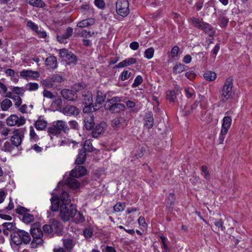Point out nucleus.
<instances>
[{
	"mask_svg": "<svg viewBox=\"0 0 252 252\" xmlns=\"http://www.w3.org/2000/svg\"><path fill=\"white\" fill-rule=\"evenodd\" d=\"M10 237L12 242L16 246L23 244L27 245L31 240V236L28 232L19 229L11 232Z\"/></svg>",
	"mask_w": 252,
	"mask_h": 252,
	"instance_id": "f257e3e1",
	"label": "nucleus"
},
{
	"mask_svg": "<svg viewBox=\"0 0 252 252\" xmlns=\"http://www.w3.org/2000/svg\"><path fill=\"white\" fill-rule=\"evenodd\" d=\"M60 215L61 219L63 221H67L73 217H75L76 212H77L75 206L72 204L68 205H64V204L61 205L60 209Z\"/></svg>",
	"mask_w": 252,
	"mask_h": 252,
	"instance_id": "f03ea898",
	"label": "nucleus"
},
{
	"mask_svg": "<svg viewBox=\"0 0 252 252\" xmlns=\"http://www.w3.org/2000/svg\"><path fill=\"white\" fill-rule=\"evenodd\" d=\"M31 234L33 238L31 243V248H35L40 245H42L43 243L42 239L43 233L42 230L39 228H31Z\"/></svg>",
	"mask_w": 252,
	"mask_h": 252,
	"instance_id": "7ed1b4c3",
	"label": "nucleus"
},
{
	"mask_svg": "<svg viewBox=\"0 0 252 252\" xmlns=\"http://www.w3.org/2000/svg\"><path fill=\"white\" fill-rule=\"evenodd\" d=\"M232 120L230 117H224L222 120L221 128L219 136V140L220 144L222 143L225 135L227 134L231 124Z\"/></svg>",
	"mask_w": 252,
	"mask_h": 252,
	"instance_id": "20e7f679",
	"label": "nucleus"
},
{
	"mask_svg": "<svg viewBox=\"0 0 252 252\" xmlns=\"http://www.w3.org/2000/svg\"><path fill=\"white\" fill-rule=\"evenodd\" d=\"M127 0H118L116 3L117 13L123 17L126 16L129 13Z\"/></svg>",
	"mask_w": 252,
	"mask_h": 252,
	"instance_id": "39448f33",
	"label": "nucleus"
},
{
	"mask_svg": "<svg viewBox=\"0 0 252 252\" xmlns=\"http://www.w3.org/2000/svg\"><path fill=\"white\" fill-rule=\"evenodd\" d=\"M232 79L231 78H227L223 86L221 91V96L225 99L231 98L232 97Z\"/></svg>",
	"mask_w": 252,
	"mask_h": 252,
	"instance_id": "423d86ee",
	"label": "nucleus"
},
{
	"mask_svg": "<svg viewBox=\"0 0 252 252\" xmlns=\"http://www.w3.org/2000/svg\"><path fill=\"white\" fill-rule=\"evenodd\" d=\"M60 57L65 61H67L69 64H75L77 61V58L76 55L73 53L69 51L66 49H62L60 51Z\"/></svg>",
	"mask_w": 252,
	"mask_h": 252,
	"instance_id": "0eeeda50",
	"label": "nucleus"
},
{
	"mask_svg": "<svg viewBox=\"0 0 252 252\" xmlns=\"http://www.w3.org/2000/svg\"><path fill=\"white\" fill-rule=\"evenodd\" d=\"M26 120L24 117L19 118L16 115H11L6 119V124L9 126H20L24 125Z\"/></svg>",
	"mask_w": 252,
	"mask_h": 252,
	"instance_id": "6e6552de",
	"label": "nucleus"
},
{
	"mask_svg": "<svg viewBox=\"0 0 252 252\" xmlns=\"http://www.w3.org/2000/svg\"><path fill=\"white\" fill-rule=\"evenodd\" d=\"M13 135L11 138L12 145L15 147L19 146L24 137V130L21 128L15 129L13 131Z\"/></svg>",
	"mask_w": 252,
	"mask_h": 252,
	"instance_id": "1a4fd4ad",
	"label": "nucleus"
},
{
	"mask_svg": "<svg viewBox=\"0 0 252 252\" xmlns=\"http://www.w3.org/2000/svg\"><path fill=\"white\" fill-rule=\"evenodd\" d=\"M106 109L108 110L112 113H118L123 111L126 109V106L122 103H106L105 105Z\"/></svg>",
	"mask_w": 252,
	"mask_h": 252,
	"instance_id": "9d476101",
	"label": "nucleus"
},
{
	"mask_svg": "<svg viewBox=\"0 0 252 252\" xmlns=\"http://www.w3.org/2000/svg\"><path fill=\"white\" fill-rule=\"evenodd\" d=\"M20 76L26 80H28L29 79H36L40 76V74L38 71L26 69L20 71Z\"/></svg>",
	"mask_w": 252,
	"mask_h": 252,
	"instance_id": "9b49d317",
	"label": "nucleus"
},
{
	"mask_svg": "<svg viewBox=\"0 0 252 252\" xmlns=\"http://www.w3.org/2000/svg\"><path fill=\"white\" fill-rule=\"evenodd\" d=\"M62 96L69 101H75L77 99V94L73 91L69 89H63L61 92Z\"/></svg>",
	"mask_w": 252,
	"mask_h": 252,
	"instance_id": "f8f14e48",
	"label": "nucleus"
},
{
	"mask_svg": "<svg viewBox=\"0 0 252 252\" xmlns=\"http://www.w3.org/2000/svg\"><path fill=\"white\" fill-rule=\"evenodd\" d=\"M61 112L67 116H75L79 114V109L75 106L66 105L63 108Z\"/></svg>",
	"mask_w": 252,
	"mask_h": 252,
	"instance_id": "ddd939ff",
	"label": "nucleus"
},
{
	"mask_svg": "<svg viewBox=\"0 0 252 252\" xmlns=\"http://www.w3.org/2000/svg\"><path fill=\"white\" fill-rule=\"evenodd\" d=\"M87 170L86 168L83 166H76L73 169L71 170L70 176L75 178H79L86 174Z\"/></svg>",
	"mask_w": 252,
	"mask_h": 252,
	"instance_id": "4468645a",
	"label": "nucleus"
},
{
	"mask_svg": "<svg viewBox=\"0 0 252 252\" xmlns=\"http://www.w3.org/2000/svg\"><path fill=\"white\" fill-rule=\"evenodd\" d=\"M154 119L152 112L146 113L144 117V125L148 129L151 128L154 126Z\"/></svg>",
	"mask_w": 252,
	"mask_h": 252,
	"instance_id": "2eb2a0df",
	"label": "nucleus"
},
{
	"mask_svg": "<svg viewBox=\"0 0 252 252\" xmlns=\"http://www.w3.org/2000/svg\"><path fill=\"white\" fill-rule=\"evenodd\" d=\"M84 127L87 130H92L94 126V116L92 114H88L84 119Z\"/></svg>",
	"mask_w": 252,
	"mask_h": 252,
	"instance_id": "dca6fc26",
	"label": "nucleus"
},
{
	"mask_svg": "<svg viewBox=\"0 0 252 252\" xmlns=\"http://www.w3.org/2000/svg\"><path fill=\"white\" fill-rule=\"evenodd\" d=\"M106 125L105 123H100L96 125L92 132V134L93 137L97 138L101 134L103 133Z\"/></svg>",
	"mask_w": 252,
	"mask_h": 252,
	"instance_id": "f3484780",
	"label": "nucleus"
},
{
	"mask_svg": "<svg viewBox=\"0 0 252 252\" xmlns=\"http://www.w3.org/2000/svg\"><path fill=\"white\" fill-rule=\"evenodd\" d=\"M45 62L48 69H55L57 68L58 62L56 57L50 56L46 59Z\"/></svg>",
	"mask_w": 252,
	"mask_h": 252,
	"instance_id": "a211bd4d",
	"label": "nucleus"
},
{
	"mask_svg": "<svg viewBox=\"0 0 252 252\" xmlns=\"http://www.w3.org/2000/svg\"><path fill=\"white\" fill-rule=\"evenodd\" d=\"M51 227L53 229V233L57 234L58 235H62L63 226L62 223L55 220L51 221Z\"/></svg>",
	"mask_w": 252,
	"mask_h": 252,
	"instance_id": "6ab92c4d",
	"label": "nucleus"
},
{
	"mask_svg": "<svg viewBox=\"0 0 252 252\" xmlns=\"http://www.w3.org/2000/svg\"><path fill=\"white\" fill-rule=\"evenodd\" d=\"M136 59L134 58H130L125 59L122 62L117 64L115 68H122L126 66L130 65L131 64L136 63Z\"/></svg>",
	"mask_w": 252,
	"mask_h": 252,
	"instance_id": "aec40b11",
	"label": "nucleus"
},
{
	"mask_svg": "<svg viewBox=\"0 0 252 252\" xmlns=\"http://www.w3.org/2000/svg\"><path fill=\"white\" fill-rule=\"evenodd\" d=\"M51 206V210L53 212H57L60 209L61 203L59 200V198L57 196H53L50 199Z\"/></svg>",
	"mask_w": 252,
	"mask_h": 252,
	"instance_id": "412c9836",
	"label": "nucleus"
},
{
	"mask_svg": "<svg viewBox=\"0 0 252 252\" xmlns=\"http://www.w3.org/2000/svg\"><path fill=\"white\" fill-rule=\"evenodd\" d=\"M76 178L70 176V177L68 178L65 180V183L68 185L70 188L77 189L79 188L80 186L79 182L76 180Z\"/></svg>",
	"mask_w": 252,
	"mask_h": 252,
	"instance_id": "4be33fe9",
	"label": "nucleus"
},
{
	"mask_svg": "<svg viewBox=\"0 0 252 252\" xmlns=\"http://www.w3.org/2000/svg\"><path fill=\"white\" fill-rule=\"evenodd\" d=\"M201 30H203L204 32L208 34L210 36H213L215 33L214 28L210 24L205 22Z\"/></svg>",
	"mask_w": 252,
	"mask_h": 252,
	"instance_id": "5701e85b",
	"label": "nucleus"
},
{
	"mask_svg": "<svg viewBox=\"0 0 252 252\" xmlns=\"http://www.w3.org/2000/svg\"><path fill=\"white\" fill-rule=\"evenodd\" d=\"M56 126L58 127L61 133L62 132V131H63L65 133L68 132L69 127L64 121L58 120L56 122Z\"/></svg>",
	"mask_w": 252,
	"mask_h": 252,
	"instance_id": "b1692460",
	"label": "nucleus"
},
{
	"mask_svg": "<svg viewBox=\"0 0 252 252\" xmlns=\"http://www.w3.org/2000/svg\"><path fill=\"white\" fill-rule=\"evenodd\" d=\"M59 198L61 205H68L71 202L69 195L66 191L63 192Z\"/></svg>",
	"mask_w": 252,
	"mask_h": 252,
	"instance_id": "393cba45",
	"label": "nucleus"
},
{
	"mask_svg": "<svg viewBox=\"0 0 252 252\" xmlns=\"http://www.w3.org/2000/svg\"><path fill=\"white\" fill-rule=\"evenodd\" d=\"M94 23L95 20L94 19L88 18L78 22L77 26L79 28H85L93 25Z\"/></svg>",
	"mask_w": 252,
	"mask_h": 252,
	"instance_id": "a878e982",
	"label": "nucleus"
},
{
	"mask_svg": "<svg viewBox=\"0 0 252 252\" xmlns=\"http://www.w3.org/2000/svg\"><path fill=\"white\" fill-rule=\"evenodd\" d=\"M62 240L65 250L68 252L71 251L75 245L73 240L70 238L63 239Z\"/></svg>",
	"mask_w": 252,
	"mask_h": 252,
	"instance_id": "bb28decb",
	"label": "nucleus"
},
{
	"mask_svg": "<svg viewBox=\"0 0 252 252\" xmlns=\"http://www.w3.org/2000/svg\"><path fill=\"white\" fill-rule=\"evenodd\" d=\"M47 122L41 119V117L38 118L34 124V126L36 129L40 130L44 129L47 127Z\"/></svg>",
	"mask_w": 252,
	"mask_h": 252,
	"instance_id": "cd10ccee",
	"label": "nucleus"
},
{
	"mask_svg": "<svg viewBox=\"0 0 252 252\" xmlns=\"http://www.w3.org/2000/svg\"><path fill=\"white\" fill-rule=\"evenodd\" d=\"M189 22L191 23L193 26L198 29H201L204 22L202 20H200L195 17H190L189 19Z\"/></svg>",
	"mask_w": 252,
	"mask_h": 252,
	"instance_id": "c85d7f7f",
	"label": "nucleus"
},
{
	"mask_svg": "<svg viewBox=\"0 0 252 252\" xmlns=\"http://www.w3.org/2000/svg\"><path fill=\"white\" fill-rule=\"evenodd\" d=\"M86 154L83 149L80 151L75 160V163L77 165L82 164L86 159Z\"/></svg>",
	"mask_w": 252,
	"mask_h": 252,
	"instance_id": "c756f323",
	"label": "nucleus"
},
{
	"mask_svg": "<svg viewBox=\"0 0 252 252\" xmlns=\"http://www.w3.org/2000/svg\"><path fill=\"white\" fill-rule=\"evenodd\" d=\"M48 132L51 139L53 138V136L58 135L61 134L60 130L56 126V124L48 128Z\"/></svg>",
	"mask_w": 252,
	"mask_h": 252,
	"instance_id": "7c9ffc66",
	"label": "nucleus"
},
{
	"mask_svg": "<svg viewBox=\"0 0 252 252\" xmlns=\"http://www.w3.org/2000/svg\"><path fill=\"white\" fill-rule=\"evenodd\" d=\"M84 96L83 99V103L85 104L86 105L89 106L91 107L92 106L94 107V105L93 104V96L91 93L88 92L85 94H83Z\"/></svg>",
	"mask_w": 252,
	"mask_h": 252,
	"instance_id": "2f4dec72",
	"label": "nucleus"
},
{
	"mask_svg": "<svg viewBox=\"0 0 252 252\" xmlns=\"http://www.w3.org/2000/svg\"><path fill=\"white\" fill-rule=\"evenodd\" d=\"M25 1L30 5L37 7H43L45 2L42 0H25Z\"/></svg>",
	"mask_w": 252,
	"mask_h": 252,
	"instance_id": "473e14b6",
	"label": "nucleus"
},
{
	"mask_svg": "<svg viewBox=\"0 0 252 252\" xmlns=\"http://www.w3.org/2000/svg\"><path fill=\"white\" fill-rule=\"evenodd\" d=\"M177 95L174 90H168L166 92V98L170 102H174L176 99Z\"/></svg>",
	"mask_w": 252,
	"mask_h": 252,
	"instance_id": "72a5a7b5",
	"label": "nucleus"
},
{
	"mask_svg": "<svg viewBox=\"0 0 252 252\" xmlns=\"http://www.w3.org/2000/svg\"><path fill=\"white\" fill-rule=\"evenodd\" d=\"M175 200V196L174 193H170L167 197V202L166 207L169 209L172 210Z\"/></svg>",
	"mask_w": 252,
	"mask_h": 252,
	"instance_id": "f704fd0d",
	"label": "nucleus"
},
{
	"mask_svg": "<svg viewBox=\"0 0 252 252\" xmlns=\"http://www.w3.org/2000/svg\"><path fill=\"white\" fill-rule=\"evenodd\" d=\"M187 66L181 63H178L173 67V73L177 74H179L186 70Z\"/></svg>",
	"mask_w": 252,
	"mask_h": 252,
	"instance_id": "c9c22d12",
	"label": "nucleus"
},
{
	"mask_svg": "<svg viewBox=\"0 0 252 252\" xmlns=\"http://www.w3.org/2000/svg\"><path fill=\"white\" fill-rule=\"evenodd\" d=\"M22 220L25 223L28 224L34 221V216L28 213V212L25 215H23Z\"/></svg>",
	"mask_w": 252,
	"mask_h": 252,
	"instance_id": "e433bc0d",
	"label": "nucleus"
},
{
	"mask_svg": "<svg viewBox=\"0 0 252 252\" xmlns=\"http://www.w3.org/2000/svg\"><path fill=\"white\" fill-rule=\"evenodd\" d=\"M62 100L61 98L58 97L56 98L52 103V106L54 107L57 110H62Z\"/></svg>",
	"mask_w": 252,
	"mask_h": 252,
	"instance_id": "4c0bfd02",
	"label": "nucleus"
},
{
	"mask_svg": "<svg viewBox=\"0 0 252 252\" xmlns=\"http://www.w3.org/2000/svg\"><path fill=\"white\" fill-rule=\"evenodd\" d=\"M12 105L11 101L7 98L4 99L1 103V108L3 111H7Z\"/></svg>",
	"mask_w": 252,
	"mask_h": 252,
	"instance_id": "58836bf2",
	"label": "nucleus"
},
{
	"mask_svg": "<svg viewBox=\"0 0 252 252\" xmlns=\"http://www.w3.org/2000/svg\"><path fill=\"white\" fill-rule=\"evenodd\" d=\"M124 120L122 118H116L113 119L111 122V125L115 129H117L120 128L122 126V121H123Z\"/></svg>",
	"mask_w": 252,
	"mask_h": 252,
	"instance_id": "ea45409f",
	"label": "nucleus"
},
{
	"mask_svg": "<svg viewBox=\"0 0 252 252\" xmlns=\"http://www.w3.org/2000/svg\"><path fill=\"white\" fill-rule=\"evenodd\" d=\"M204 77L208 81H213L217 77L216 74L213 71H206L203 74Z\"/></svg>",
	"mask_w": 252,
	"mask_h": 252,
	"instance_id": "a19ab883",
	"label": "nucleus"
},
{
	"mask_svg": "<svg viewBox=\"0 0 252 252\" xmlns=\"http://www.w3.org/2000/svg\"><path fill=\"white\" fill-rule=\"evenodd\" d=\"M26 91H33L37 90L39 88V85L37 83H29L26 85Z\"/></svg>",
	"mask_w": 252,
	"mask_h": 252,
	"instance_id": "79ce46f5",
	"label": "nucleus"
},
{
	"mask_svg": "<svg viewBox=\"0 0 252 252\" xmlns=\"http://www.w3.org/2000/svg\"><path fill=\"white\" fill-rule=\"evenodd\" d=\"M131 73L128 70H124L121 74L119 78L123 81L130 78Z\"/></svg>",
	"mask_w": 252,
	"mask_h": 252,
	"instance_id": "37998d69",
	"label": "nucleus"
},
{
	"mask_svg": "<svg viewBox=\"0 0 252 252\" xmlns=\"http://www.w3.org/2000/svg\"><path fill=\"white\" fill-rule=\"evenodd\" d=\"M12 92L14 94H15L19 95H23L24 93L26 92L25 88L24 87H14L12 89Z\"/></svg>",
	"mask_w": 252,
	"mask_h": 252,
	"instance_id": "c03bdc74",
	"label": "nucleus"
},
{
	"mask_svg": "<svg viewBox=\"0 0 252 252\" xmlns=\"http://www.w3.org/2000/svg\"><path fill=\"white\" fill-rule=\"evenodd\" d=\"M143 81L142 77L139 75H137L134 79L133 83L132 84L131 87L133 88L137 87L141 85Z\"/></svg>",
	"mask_w": 252,
	"mask_h": 252,
	"instance_id": "a18cd8bd",
	"label": "nucleus"
},
{
	"mask_svg": "<svg viewBox=\"0 0 252 252\" xmlns=\"http://www.w3.org/2000/svg\"><path fill=\"white\" fill-rule=\"evenodd\" d=\"M126 207V204L124 202H119L114 206V210L115 212H120L123 211Z\"/></svg>",
	"mask_w": 252,
	"mask_h": 252,
	"instance_id": "49530a36",
	"label": "nucleus"
},
{
	"mask_svg": "<svg viewBox=\"0 0 252 252\" xmlns=\"http://www.w3.org/2000/svg\"><path fill=\"white\" fill-rule=\"evenodd\" d=\"M2 225L4 228V229H6L12 232H13L15 230L18 229V228L15 227V224L11 222H5L2 224Z\"/></svg>",
	"mask_w": 252,
	"mask_h": 252,
	"instance_id": "de8ad7c7",
	"label": "nucleus"
},
{
	"mask_svg": "<svg viewBox=\"0 0 252 252\" xmlns=\"http://www.w3.org/2000/svg\"><path fill=\"white\" fill-rule=\"evenodd\" d=\"M106 95L101 92H98L96 96V101L97 103L101 104L105 100Z\"/></svg>",
	"mask_w": 252,
	"mask_h": 252,
	"instance_id": "09e8293b",
	"label": "nucleus"
},
{
	"mask_svg": "<svg viewBox=\"0 0 252 252\" xmlns=\"http://www.w3.org/2000/svg\"><path fill=\"white\" fill-rule=\"evenodd\" d=\"M83 151L88 152H92L93 151V147L90 140H86L85 141L84 144V150Z\"/></svg>",
	"mask_w": 252,
	"mask_h": 252,
	"instance_id": "8fccbe9b",
	"label": "nucleus"
},
{
	"mask_svg": "<svg viewBox=\"0 0 252 252\" xmlns=\"http://www.w3.org/2000/svg\"><path fill=\"white\" fill-rule=\"evenodd\" d=\"M74 221L76 223H82L85 221V218L83 215L80 212L76 213L75 217H74Z\"/></svg>",
	"mask_w": 252,
	"mask_h": 252,
	"instance_id": "3c124183",
	"label": "nucleus"
},
{
	"mask_svg": "<svg viewBox=\"0 0 252 252\" xmlns=\"http://www.w3.org/2000/svg\"><path fill=\"white\" fill-rule=\"evenodd\" d=\"M154 53V49L153 48L151 47L146 49L144 52V57L148 59L153 58Z\"/></svg>",
	"mask_w": 252,
	"mask_h": 252,
	"instance_id": "603ef678",
	"label": "nucleus"
},
{
	"mask_svg": "<svg viewBox=\"0 0 252 252\" xmlns=\"http://www.w3.org/2000/svg\"><path fill=\"white\" fill-rule=\"evenodd\" d=\"M43 231L45 233L49 235H53V229L51 223L49 224H45L42 227Z\"/></svg>",
	"mask_w": 252,
	"mask_h": 252,
	"instance_id": "864d4df0",
	"label": "nucleus"
},
{
	"mask_svg": "<svg viewBox=\"0 0 252 252\" xmlns=\"http://www.w3.org/2000/svg\"><path fill=\"white\" fill-rule=\"evenodd\" d=\"M50 81L53 83H61L63 81V79L58 74H54L50 78Z\"/></svg>",
	"mask_w": 252,
	"mask_h": 252,
	"instance_id": "5fc2aeb1",
	"label": "nucleus"
},
{
	"mask_svg": "<svg viewBox=\"0 0 252 252\" xmlns=\"http://www.w3.org/2000/svg\"><path fill=\"white\" fill-rule=\"evenodd\" d=\"M26 26L28 28L34 32L37 31V30L39 29L38 25L31 20L27 22Z\"/></svg>",
	"mask_w": 252,
	"mask_h": 252,
	"instance_id": "6e6d98bb",
	"label": "nucleus"
},
{
	"mask_svg": "<svg viewBox=\"0 0 252 252\" xmlns=\"http://www.w3.org/2000/svg\"><path fill=\"white\" fill-rule=\"evenodd\" d=\"M14 149V147L12 146L8 141H6L3 145L2 150L4 152H11Z\"/></svg>",
	"mask_w": 252,
	"mask_h": 252,
	"instance_id": "4d7b16f0",
	"label": "nucleus"
},
{
	"mask_svg": "<svg viewBox=\"0 0 252 252\" xmlns=\"http://www.w3.org/2000/svg\"><path fill=\"white\" fill-rule=\"evenodd\" d=\"M16 212L17 213L21 215L22 217L23 215H25L28 212H29V210L24 207L19 206L16 208Z\"/></svg>",
	"mask_w": 252,
	"mask_h": 252,
	"instance_id": "13d9d810",
	"label": "nucleus"
},
{
	"mask_svg": "<svg viewBox=\"0 0 252 252\" xmlns=\"http://www.w3.org/2000/svg\"><path fill=\"white\" fill-rule=\"evenodd\" d=\"M214 223L216 226L218 227V230L220 229L221 231H224L225 228L223 225V222L222 219H219L217 220H216Z\"/></svg>",
	"mask_w": 252,
	"mask_h": 252,
	"instance_id": "bf43d9fd",
	"label": "nucleus"
},
{
	"mask_svg": "<svg viewBox=\"0 0 252 252\" xmlns=\"http://www.w3.org/2000/svg\"><path fill=\"white\" fill-rule=\"evenodd\" d=\"M201 171L203 174L204 178L207 180H209L210 179V175L207 170V167L205 165H202L201 166Z\"/></svg>",
	"mask_w": 252,
	"mask_h": 252,
	"instance_id": "052dcab7",
	"label": "nucleus"
},
{
	"mask_svg": "<svg viewBox=\"0 0 252 252\" xmlns=\"http://www.w3.org/2000/svg\"><path fill=\"white\" fill-rule=\"evenodd\" d=\"M93 231L90 228H85L83 230V234L85 238H90L93 235Z\"/></svg>",
	"mask_w": 252,
	"mask_h": 252,
	"instance_id": "680f3d73",
	"label": "nucleus"
},
{
	"mask_svg": "<svg viewBox=\"0 0 252 252\" xmlns=\"http://www.w3.org/2000/svg\"><path fill=\"white\" fill-rule=\"evenodd\" d=\"M219 21L220 22V26L221 27H225L228 23V19L225 16H221L219 18Z\"/></svg>",
	"mask_w": 252,
	"mask_h": 252,
	"instance_id": "e2e57ef3",
	"label": "nucleus"
},
{
	"mask_svg": "<svg viewBox=\"0 0 252 252\" xmlns=\"http://www.w3.org/2000/svg\"><path fill=\"white\" fill-rule=\"evenodd\" d=\"M122 101V97L119 96H114L112 98L107 100L106 103H120L119 102Z\"/></svg>",
	"mask_w": 252,
	"mask_h": 252,
	"instance_id": "0e129e2a",
	"label": "nucleus"
},
{
	"mask_svg": "<svg viewBox=\"0 0 252 252\" xmlns=\"http://www.w3.org/2000/svg\"><path fill=\"white\" fill-rule=\"evenodd\" d=\"M94 3L99 9H103L105 6V3L103 0H94Z\"/></svg>",
	"mask_w": 252,
	"mask_h": 252,
	"instance_id": "69168bd1",
	"label": "nucleus"
},
{
	"mask_svg": "<svg viewBox=\"0 0 252 252\" xmlns=\"http://www.w3.org/2000/svg\"><path fill=\"white\" fill-rule=\"evenodd\" d=\"M94 34V32H91V31H87L86 30H83L81 32V35L82 37H92Z\"/></svg>",
	"mask_w": 252,
	"mask_h": 252,
	"instance_id": "338daca9",
	"label": "nucleus"
},
{
	"mask_svg": "<svg viewBox=\"0 0 252 252\" xmlns=\"http://www.w3.org/2000/svg\"><path fill=\"white\" fill-rule=\"evenodd\" d=\"M186 95L187 98H190L195 95V93L192 89L188 88L185 89Z\"/></svg>",
	"mask_w": 252,
	"mask_h": 252,
	"instance_id": "774afa93",
	"label": "nucleus"
}]
</instances>
